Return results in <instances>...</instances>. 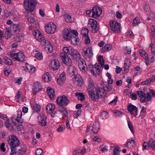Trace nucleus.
I'll return each instance as SVG.
<instances>
[{
    "instance_id": "62",
    "label": "nucleus",
    "mask_w": 155,
    "mask_h": 155,
    "mask_svg": "<svg viewBox=\"0 0 155 155\" xmlns=\"http://www.w3.org/2000/svg\"><path fill=\"white\" fill-rule=\"evenodd\" d=\"M151 34L153 38H155V26H152L151 28Z\"/></svg>"
},
{
    "instance_id": "39",
    "label": "nucleus",
    "mask_w": 155,
    "mask_h": 155,
    "mask_svg": "<svg viewBox=\"0 0 155 155\" xmlns=\"http://www.w3.org/2000/svg\"><path fill=\"white\" fill-rule=\"evenodd\" d=\"M14 38L15 41L17 42L21 41V40L23 38L22 35L20 34H17L14 37Z\"/></svg>"
},
{
    "instance_id": "6",
    "label": "nucleus",
    "mask_w": 155,
    "mask_h": 155,
    "mask_svg": "<svg viewBox=\"0 0 155 155\" xmlns=\"http://www.w3.org/2000/svg\"><path fill=\"white\" fill-rule=\"evenodd\" d=\"M100 67L99 63H96L93 66L91 64H89L88 66L86 65V68L85 70H83L86 71V70H88L90 71L93 74L96 76L100 74Z\"/></svg>"
},
{
    "instance_id": "57",
    "label": "nucleus",
    "mask_w": 155,
    "mask_h": 155,
    "mask_svg": "<svg viewBox=\"0 0 155 155\" xmlns=\"http://www.w3.org/2000/svg\"><path fill=\"white\" fill-rule=\"evenodd\" d=\"M35 153L36 155H41L43 153V151L41 149L38 148L36 150Z\"/></svg>"
},
{
    "instance_id": "9",
    "label": "nucleus",
    "mask_w": 155,
    "mask_h": 155,
    "mask_svg": "<svg viewBox=\"0 0 155 155\" xmlns=\"http://www.w3.org/2000/svg\"><path fill=\"white\" fill-rule=\"evenodd\" d=\"M83 50L82 52V55L85 59H88L89 61L93 55L92 48L90 47L87 48L85 47Z\"/></svg>"
},
{
    "instance_id": "32",
    "label": "nucleus",
    "mask_w": 155,
    "mask_h": 155,
    "mask_svg": "<svg viewBox=\"0 0 155 155\" xmlns=\"http://www.w3.org/2000/svg\"><path fill=\"white\" fill-rule=\"evenodd\" d=\"M55 106L54 105L52 104H48L46 107V110L47 111L50 113V112H52L55 109Z\"/></svg>"
},
{
    "instance_id": "17",
    "label": "nucleus",
    "mask_w": 155,
    "mask_h": 155,
    "mask_svg": "<svg viewBox=\"0 0 155 155\" xmlns=\"http://www.w3.org/2000/svg\"><path fill=\"white\" fill-rule=\"evenodd\" d=\"M88 24L90 25L93 33H95L98 31L99 28L97 27V22L95 20L93 19L89 20Z\"/></svg>"
},
{
    "instance_id": "41",
    "label": "nucleus",
    "mask_w": 155,
    "mask_h": 155,
    "mask_svg": "<svg viewBox=\"0 0 155 155\" xmlns=\"http://www.w3.org/2000/svg\"><path fill=\"white\" fill-rule=\"evenodd\" d=\"M114 149L113 151V154L114 155H118L119 154L120 150L119 147L118 146H114Z\"/></svg>"
},
{
    "instance_id": "19",
    "label": "nucleus",
    "mask_w": 155,
    "mask_h": 155,
    "mask_svg": "<svg viewBox=\"0 0 155 155\" xmlns=\"http://www.w3.org/2000/svg\"><path fill=\"white\" fill-rule=\"evenodd\" d=\"M71 33L70 29L67 28H65L63 31V37L65 40L69 41L72 36Z\"/></svg>"
},
{
    "instance_id": "5",
    "label": "nucleus",
    "mask_w": 155,
    "mask_h": 155,
    "mask_svg": "<svg viewBox=\"0 0 155 155\" xmlns=\"http://www.w3.org/2000/svg\"><path fill=\"white\" fill-rule=\"evenodd\" d=\"M96 94L94 92L90 96V98L93 101H97L100 97H104L106 95V92L105 90L101 88H99L96 89Z\"/></svg>"
},
{
    "instance_id": "56",
    "label": "nucleus",
    "mask_w": 155,
    "mask_h": 155,
    "mask_svg": "<svg viewBox=\"0 0 155 155\" xmlns=\"http://www.w3.org/2000/svg\"><path fill=\"white\" fill-rule=\"evenodd\" d=\"M26 19L30 23H34L35 21L34 18L30 17L29 18L28 16H25Z\"/></svg>"
},
{
    "instance_id": "55",
    "label": "nucleus",
    "mask_w": 155,
    "mask_h": 155,
    "mask_svg": "<svg viewBox=\"0 0 155 155\" xmlns=\"http://www.w3.org/2000/svg\"><path fill=\"white\" fill-rule=\"evenodd\" d=\"M10 70V67H5L4 68V74L6 76H8L10 74V71L9 70Z\"/></svg>"
},
{
    "instance_id": "30",
    "label": "nucleus",
    "mask_w": 155,
    "mask_h": 155,
    "mask_svg": "<svg viewBox=\"0 0 155 155\" xmlns=\"http://www.w3.org/2000/svg\"><path fill=\"white\" fill-rule=\"evenodd\" d=\"M33 34L36 39L38 40L41 39L43 37V35L38 30H37L36 31H34Z\"/></svg>"
},
{
    "instance_id": "8",
    "label": "nucleus",
    "mask_w": 155,
    "mask_h": 155,
    "mask_svg": "<svg viewBox=\"0 0 155 155\" xmlns=\"http://www.w3.org/2000/svg\"><path fill=\"white\" fill-rule=\"evenodd\" d=\"M111 30L115 33H119L120 31V24L115 20L110 21V22Z\"/></svg>"
},
{
    "instance_id": "13",
    "label": "nucleus",
    "mask_w": 155,
    "mask_h": 155,
    "mask_svg": "<svg viewBox=\"0 0 155 155\" xmlns=\"http://www.w3.org/2000/svg\"><path fill=\"white\" fill-rule=\"evenodd\" d=\"M20 30L19 25L10 20V35H14L15 32L19 31Z\"/></svg>"
},
{
    "instance_id": "38",
    "label": "nucleus",
    "mask_w": 155,
    "mask_h": 155,
    "mask_svg": "<svg viewBox=\"0 0 155 155\" xmlns=\"http://www.w3.org/2000/svg\"><path fill=\"white\" fill-rule=\"evenodd\" d=\"M139 52L140 55L146 60L148 59L147 54H146L145 51L142 50H140L139 51Z\"/></svg>"
},
{
    "instance_id": "27",
    "label": "nucleus",
    "mask_w": 155,
    "mask_h": 155,
    "mask_svg": "<svg viewBox=\"0 0 155 155\" xmlns=\"http://www.w3.org/2000/svg\"><path fill=\"white\" fill-rule=\"evenodd\" d=\"M70 40H71V43L74 45H78L80 42V40L78 37L76 38L73 35L72 36Z\"/></svg>"
},
{
    "instance_id": "52",
    "label": "nucleus",
    "mask_w": 155,
    "mask_h": 155,
    "mask_svg": "<svg viewBox=\"0 0 155 155\" xmlns=\"http://www.w3.org/2000/svg\"><path fill=\"white\" fill-rule=\"evenodd\" d=\"M81 33L85 37L88 36V31L87 28H86L82 29L81 31Z\"/></svg>"
},
{
    "instance_id": "35",
    "label": "nucleus",
    "mask_w": 155,
    "mask_h": 155,
    "mask_svg": "<svg viewBox=\"0 0 155 155\" xmlns=\"http://www.w3.org/2000/svg\"><path fill=\"white\" fill-rule=\"evenodd\" d=\"M61 112L63 115L62 119L63 120L65 119V117H68V111L64 107H62V109L61 110Z\"/></svg>"
},
{
    "instance_id": "45",
    "label": "nucleus",
    "mask_w": 155,
    "mask_h": 155,
    "mask_svg": "<svg viewBox=\"0 0 155 155\" xmlns=\"http://www.w3.org/2000/svg\"><path fill=\"white\" fill-rule=\"evenodd\" d=\"M149 146L152 149H155V140H151L149 141Z\"/></svg>"
},
{
    "instance_id": "11",
    "label": "nucleus",
    "mask_w": 155,
    "mask_h": 155,
    "mask_svg": "<svg viewBox=\"0 0 155 155\" xmlns=\"http://www.w3.org/2000/svg\"><path fill=\"white\" fill-rule=\"evenodd\" d=\"M56 101L57 104L62 107L66 106L69 103L68 99L64 95L59 97Z\"/></svg>"
},
{
    "instance_id": "23",
    "label": "nucleus",
    "mask_w": 155,
    "mask_h": 155,
    "mask_svg": "<svg viewBox=\"0 0 155 155\" xmlns=\"http://www.w3.org/2000/svg\"><path fill=\"white\" fill-rule=\"evenodd\" d=\"M47 92L48 95L51 99H54L55 95L53 89L51 87H48L47 90Z\"/></svg>"
},
{
    "instance_id": "33",
    "label": "nucleus",
    "mask_w": 155,
    "mask_h": 155,
    "mask_svg": "<svg viewBox=\"0 0 155 155\" xmlns=\"http://www.w3.org/2000/svg\"><path fill=\"white\" fill-rule=\"evenodd\" d=\"M25 55L22 52L18 53L17 61L23 62L24 61Z\"/></svg>"
},
{
    "instance_id": "26",
    "label": "nucleus",
    "mask_w": 155,
    "mask_h": 155,
    "mask_svg": "<svg viewBox=\"0 0 155 155\" xmlns=\"http://www.w3.org/2000/svg\"><path fill=\"white\" fill-rule=\"evenodd\" d=\"M99 124L98 122L96 121L93 124L92 129L91 130L92 132L96 134L98 131L100 130Z\"/></svg>"
},
{
    "instance_id": "60",
    "label": "nucleus",
    "mask_w": 155,
    "mask_h": 155,
    "mask_svg": "<svg viewBox=\"0 0 155 155\" xmlns=\"http://www.w3.org/2000/svg\"><path fill=\"white\" fill-rule=\"evenodd\" d=\"M58 78L61 79V80H62V81H64L66 78L65 77V73H64L63 72L61 73L59 77Z\"/></svg>"
},
{
    "instance_id": "63",
    "label": "nucleus",
    "mask_w": 155,
    "mask_h": 155,
    "mask_svg": "<svg viewBox=\"0 0 155 155\" xmlns=\"http://www.w3.org/2000/svg\"><path fill=\"white\" fill-rule=\"evenodd\" d=\"M114 114L115 117H120L122 116V113L120 111H117Z\"/></svg>"
},
{
    "instance_id": "10",
    "label": "nucleus",
    "mask_w": 155,
    "mask_h": 155,
    "mask_svg": "<svg viewBox=\"0 0 155 155\" xmlns=\"http://www.w3.org/2000/svg\"><path fill=\"white\" fill-rule=\"evenodd\" d=\"M60 57L62 61L68 67L72 64V61L70 57L66 53H61L60 54Z\"/></svg>"
},
{
    "instance_id": "36",
    "label": "nucleus",
    "mask_w": 155,
    "mask_h": 155,
    "mask_svg": "<svg viewBox=\"0 0 155 155\" xmlns=\"http://www.w3.org/2000/svg\"><path fill=\"white\" fill-rule=\"evenodd\" d=\"M111 49V45L110 44H107L101 49V52L104 53L110 50Z\"/></svg>"
},
{
    "instance_id": "22",
    "label": "nucleus",
    "mask_w": 155,
    "mask_h": 155,
    "mask_svg": "<svg viewBox=\"0 0 155 155\" xmlns=\"http://www.w3.org/2000/svg\"><path fill=\"white\" fill-rule=\"evenodd\" d=\"M47 92L48 95L51 99H54L55 95L53 89L51 87H48L47 90Z\"/></svg>"
},
{
    "instance_id": "42",
    "label": "nucleus",
    "mask_w": 155,
    "mask_h": 155,
    "mask_svg": "<svg viewBox=\"0 0 155 155\" xmlns=\"http://www.w3.org/2000/svg\"><path fill=\"white\" fill-rule=\"evenodd\" d=\"M76 71V69L73 67L70 68L68 70L71 76L74 75Z\"/></svg>"
},
{
    "instance_id": "48",
    "label": "nucleus",
    "mask_w": 155,
    "mask_h": 155,
    "mask_svg": "<svg viewBox=\"0 0 155 155\" xmlns=\"http://www.w3.org/2000/svg\"><path fill=\"white\" fill-rule=\"evenodd\" d=\"M101 116L103 119H107L108 117V113L106 111H103L101 113Z\"/></svg>"
},
{
    "instance_id": "51",
    "label": "nucleus",
    "mask_w": 155,
    "mask_h": 155,
    "mask_svg": "<svg viewBox=\"0 0 155 155\" xmlns=\"http://www.w3.org/2000/svg\"><path fill=\"white\" fill-rule=\"evenodd\" d=\"M143 150L145 149H148L150 147V146H149V142L148 143L144 142L143 144Z\"/></svg>"
},
{
    "instance_id": "43",
    "label": "nucleus",
    "mask_w": 155,
    "mask_h": 155,
    "mask_svg": "<svg viewBox=\"0 0 155 155\" xmlns=\"http://www.w3.org/2000/svg\"><path fill=\"white\" fill-rule=\"evenodd\" d=\"M15 13V12H10V18L15 22L18 20V18Z\"/></svg>"
},
{
    "instance_id": "7",
    "label": "nucleus",
    "mask_w": 155,
    "mask_h": 155,
    "mask_svg": "<svg viewBox=\"0 0 155 155\" xmlns=\"http://www.w3.org/2000/svg\"><path fill=\"white\" fill-rule=\"evenodd\" d=\"M10 136V148L11 149V152H13L15 150H16L17 147L20 145V141L15 135H12Z\"/></svg>"
},
{
    "instance_id": "14",
    "label": "nucleus",
    "mask_w": 155,
    "mask_h": 155,
    "mask_svg": "<svg viewBox=\"0 0 155 155\" xmlns=\"http://www.w3.org/2000/svg\"><path fill=\"white\" fill-rule=\"evenodd\" d=\"M92 11V17L95 18H99L102 12L101 8L97 6L94 7Z\"/></svg>"
},
{
    "instance_id": "49",
    "label": "nucleus",
    "mask_w": 155,
    "mask_h": 155,
    "mask_svg": "<svg viewBox=\"0 0 155 155\" xmlns=\"http://www.w3.org/2000/svg\"><path fill=\"white\" fill-rule=\"evenodd\" d=\"M140 22L139 18L138 17H136L134 20L133 25L134 26L138 25Z\"/></svg>"
},
{
    "instance_id": "20",
    "label": "nucleus",
    "mask_w": 155,
    "mask_h": 155,
    "mask_svg": "<svg viewBox=\"0 0 155 155\" xmlns=\"http://www.w3.org/2000/svg\"><path fill=\"white\" fill-rule=\"evenodd\" d=\"M60 64L58 61L56 59L52 60L51 64V69L55 71L58 70L59 68Z\"/></svg>"
},
{
    "instance_id": "2",
    "label": "nucleus",
    "mask_w": 155,
    "mask_h": 155,
    "mask_svg": "<svg viewBox=\"0 0 155 155\" xmlns=\"http://www.w3.org/2000/svg\"><path fill=\"white\" fill-rule=\"evenodd\" d=\"M71 55L72 56L74 61H78V66L80 69L81 70H85L86 68V62L83 58H81L79 52L74 50Z\"/></svg>"
},
{
    "instance_id": "18",
    "label": "nucleus",
    "mask_w": 155,
    "mask_h": 155,
    "mask_svg": "<svg viewBox=\"0 0 155 155\" xmlns=\"http://www.w3.org/2000/svg\"><path fill=\"white\" fill-rule=\"evenodd\" d=\"M127 110L134 117L137 115L138 108L135 106L129 104L127 106Z\"/></svg>"
},
{
    "instance_id": "24",
    "label": "nucleus",
    "mask_w": 155,
    "mask_h": 155,
    "mask_svg": "<svg viewBox=\"0 0 155 155\" xmlns=\"http://www.w3.org/2000/svg\"><path fill=\"white\" fill-rule=\"evenodd\" d=\"M38 119L39 124L40 125L42 126H46L47 123V118L45 115L39 116Z\"/></svg>"
},
{
    "instance_id": "59",
    "label": "nucleus",
    "mask_w": 155,
    "mask_h": 155,
    "mask_svg": "<svg viewBox=\"0 0 155 155\" xmlns=\"http://www.w3.org/2000/svg\"><path fill=\"white\" fill-rule=\"evenodd\" d=\"M35 56L38 59L41 60L43 59L42 54L40 52L36 54L35 55Z\"/></svg>"
},
{
    "instance_id": "15",
    "label": "nucleus",
    "mask_w": 155,
    "mask_h": 155,
    "mask_svg": "<svg viewBox=\"0 0 155 155\" xmlns=\"http://www.w3.org/2000/svg\"><path fill=\"white\" fill-rule=\"evenodd\" d=\"M74 81L75 84L79 87H81L84 84L81 77L79 74H76L74 76Z\"/></svg>"
},
{
    "instance_id": "37",
    "label": "nucleus",
    "mask_w": 155,
    "mask_h": 155,
    "mask_svg": "<svg viewBox=\"0 0 155 155\" xmlns=\"http://www.w3.org/2000/svg\"><path fill=\"white\" fill-rule=\"evenodd\" d=\"M26 68L28 71L31 73H33L35 70V67L29 64H27L26 65Z\"/></svg>"
},
{
    "instance_id": "21",
    "label": "nucleus",
    "mask_w": 155,
    "mask_h": 155,
    "mask_svg": "<svg viewBox=\"0 0 155 155\" xmlns=\"http://www.w3.org/2000/svg\"><path fill=\"white\" fill-rule=\"evenodd\" d=\"M33 94H36V93L42 89V86L41 84L38 82L35 83L33 87Z\"/></svg>"
},
{
    "instance_id": "61",
    "label": "nucleus",
    "mask_w": 155,
    "mask_h": 155,
    "mask_svg": "<svg viewBox=\"0 0 155 155\" xmlns=\"http://www.w3.org/2000/svg\"><path fill=\"white\" fill-rule=\"evenodd\" d=\"M151 51L153 54L155 53V41L153 42L152 44Z\"/></svg>"
},
{
    "instance_id": "29",
    "label": "nucleus",
    "mask_w": 155,
    "mask_h": 155,
    "mask_svg": "<svg viewBox=\"0 0 155 155\" xmlns=\"http://www.w3.org/2000/svg\"><path fill=\"white\" fill-rule=\"evenodd\" d=\"M42 78L45 81L48 82L51 79V75L48 72H46L42 76Z\"/></svg>"
},
{
    "instance_id": "4",
    "label": "nucleus",
    "mask_w": 155,
    "mask_h": 155,
    "mask_svg": "<svg viewBox=\"0 0 155 155\" xmlns=\"http://www.w3.org/2000/svg\"><path fill=\"white\" fill-rule=\"evenodd\" d=\"M37 4L36 0H25L24 3V8L26 11L32 12Z\"/></svg>"
},
{
    "instance_id": "12",
    "label": "nucleus",
    "mask_w": 155,
    "mask_h": 155,
    "mask_svg": "<svg viewBox=\"0 0 155 155\" xmlns=\"http://www.w3.org/2000/svg\"><path fill=\"white\" fill-rule=\"evenodd\" d=\"M56 25L53 22H50L45 27V31L48 34H53L55 31Z\"/></svg>"
},
{
    "instance_id": "25",
    "label": "nucleus",
    "mask_w": 155,
    "mask_h": 155,
    "mask_svg": "<svg viewBox=\"0 0 155 155\" xmlns=\"http://www.w3.org/2000/svg\"><path fill=\"white\" fill-rule=\"evenodd\" d=\"M16 151V150H15L13 152H11L10 155H23L26 151V149L25 148H22L19 149L17 152Z\"/></svg>"
},
{
    "instance_id": "46",
    "label": "nucleus",
    "mask_w": 155,
    "mask_h": 155,
    "mask_svg": "<svg viewBox=\"0 0 155 155\" xmlns=\"http://www.w3.org/2000/svg\"><path fill=\"white\" fill-rule=\"evenodd\" d=\"M10 29L9 28H6V30L5 32V38L8 39L10 38Z\"/></svg>"
},
{
    "instance_id": "3",
    "label": "nucleus",
    "mask_w": 155,
    "mask_h": 155,
    "mask_svg": "<svg viewBox=\"0 0 155 155\" xmlns=\"http://www.w3.org/2000/svg\"><path fill=\"white\" fill-rule=\"evenodd\" d=\"M137 95H138L140 98V101L142 103L149 101L151 97L149 92H147V94H146L143 91H137L136 94L133 93L131 95L132 99L136 100L137 98Z\"/></svg>"
},
{
    "instance_id": "53",
    "label": "nucleus",
    "mask_w": 155,
    "mask_h": 155,
    "mask_svg": "<svg viewBox=\"0 0 155 155\" xmlns=\"http://www.w3.org/2000/svg\"><path fill=\"white\" fill-rule=\"evenodd\" d=\"M127 123L128 127L130 128V131L133 133H134V127L133 125L131 124V122L129 121H128Z\"/></svg>"
},
{
    "instance_id": "58",
    "label": "nucleus",
    "mask_w": 155,
    "mask_h": 155,
    "mask_svg": "<svg viewBox=\"0 0 155 155\" xmlns=\"http://www.w3.org/2000/svg\"><path fill=\"white\" fill-rule=\"evenodd\" d=\"M65 128V126L64 125H62L59 126L57 129V131L58 132H61L64 130Z\"/></svg>"
},
{
    "instance_id": "34",
    "label": "nucleus",
    "mask_w": 155,
    "mask_h": 155,
    "mask_svg": "<svg viewBox=\"0 0 155 155\" xmlns=\"http://www.w3.org/2000/svg\"><path fill=\"white\" fill-rule=\"evenodd\" d=\"M135 145V142L134 140H132L131 138V140L129 139L127 140L126 143V146L127 147H128L129 146L134 147Z\"/></svg>"
},
{
    "instance_id": "47",
    "label": "nucleus",
    "mask_w": 155,
    "mask_h": 155,
    "mask_svg": "<svg viewBox=\"0 0 155 155\" xmlns=\"http://www.w3.org/2000/svg\"><path fill=\"white\" fill-rule=\"evenodd\" d=\"M10 56L13 60L17 61L18 53H15L14 52H13L12 54H10Z\"/></svg>"
},
{
    "instance_id": "40",
    "label": "nucleus",
    "mask_w": 155,
    "mask_h": 155,
    "mask_svg": "<svg viewBox=\"0 0 155 155\" xmlns=\"http://www.w3.org/2000/svg\"><path fill=\"white\" fill-rule=\"evenodd\" d=\"M98 60L101 66L102 67H103L104 63V60L103 59L102 56L101 55L99 56L98 57Z\"/></svg>"
},
{
    "instance_id": "44",
    "label": "nucleus",
    "mask_w": 155,
    "mask_h": 155,
    "mask_svg": "<svg viewBox=\"0 0 155 155\" xmlns=\"http://www.w3.org/2000/svg\"><path fill=\"white\" fill-rule=\"evenodd\" d=\"M65 20L67 22H71L72 21V17L69 14H66L64 16Z\"/></svg>"
},
{
    "instance_id": "50",
    "label": "nucleus",
    "mask_w": 155,
    "mask_h": 155,
    "mask_svg": "<svg viewBox=\"0 0 155 155\" xmlns=\"http://www.w3.org/2000/svg\"><path fill=\"white\" fill-rule=\"evenodd\" d=\"M45 50H47L48 52H49L50 53L53 50V47L51 45H48V46L45 47Z\"/></svg>"
},
{
    "instance_id": "31",
    "label": "nucleus",
    "mask_w": 155,
    "mask_h": 155,
    "mask_svg": "<svg viewBox=\"0 0 155 155\" xmlns=\"http://www.w3.org/2000/svg\"><path fill=\"white\" fill-rule=\"evenodd\" d=\"M74 50L73 48L71 47H64L63 48V50L65 52L64 53H66V54H68L70 55L71 54Z\"/></svg>"
},
{
    "instance_id": "64",
    "label": "nucleus",
    "mask_w": 155,
    "mask_h": 155,
    "mask_svg": "<svg viewBox=\"0 0 155 155\" xmlns=\"http://www.w3.org/2000/svg\"><path fill=\"white\" fill-rule=\"evenodd\" d=\"M84 43L87 45L89 44L90 43V39L88 36L85 37Z\"/></svg>"
},
{
    "instance_id": "54",
    "label": "nucleus",
    "mask_w": 155,
    "mask_h": 155,
    "mask_svg": "<svg viewBox=\"0 0 155 155\" xmlns=\"http://www.w3.org/2000/svg\"><path fill=\"white\" fill-rule=\"evenodd\" d=\"M103 89L105 91L106 90L107 91L110 92L112 90V87L110 85L108 84L104 87Z\"/></svg>"
},
{
    "instance_id": "1",
    "label": "nucleus",
    "mask_w": 155,
    "mask_h": 155,
    "mask_svg": "<svg viewBox=\"0 0 155 155\" xmlns=\"http://www.w3.org/2000/svg\"><path fill=\"white\" fill-rule=\"evenodd\" d=\"M22 113L21 111H18L16 114H15L12 117V124H11L10 131L14 133L16 131L18 127L21 125V124L23 122L21 118Z\"/></svg>"
},
{
    "instance_id": "28",
    "label": "nucleus",
    "mask_w": 155,
    "mask_h": 155,
    "mask_svg": "<svg viewBox=\"0 0 155 155\" xmlns=\"http://www.w3.org/2000/svg\"><path fill=\"white\" fill-rule=\"evenodd\" d=\"M34 113H38L40 111L41 108L40 105L38 104H32L31 106Z\"/></svg>"
},
{
    "instance_id": "16",
    "label": "nucleus",
    "mask_w": 155,
    "mask_h": 155,
    "mask_svg": "<svg viewBox=\"0 0 155 155\" xmlns=\"http://www.w3.org/2000/svg\"><path fill=\"white\" fill-rule=\"evenodd\" d=\"M88 85L87 87V90L90 97L91 95H92L94 92L93 90H94V86L92 79L89 78L88 80Z\"/></svg>"
}]
</instances>
